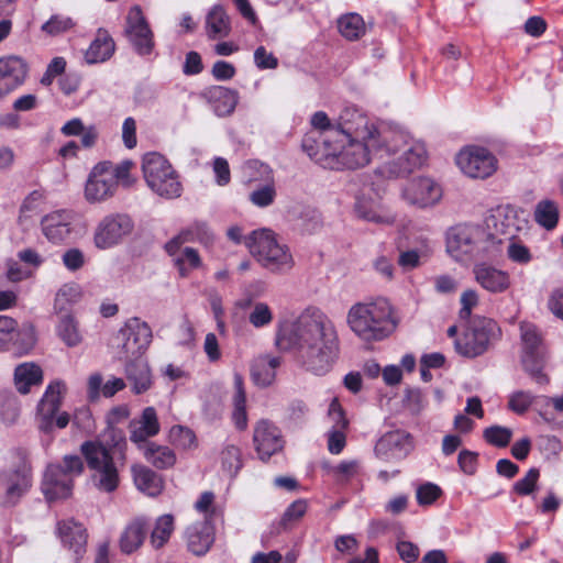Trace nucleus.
Wrapping results in <instances>:
<instances>
[{"label": "nucleus", "instance_id": "1", "mask_svg": "<svg viewBox=\"0 0 563 563\" xmlns=\"http://www.w3.org/2000/svg\"><path fill=\"white\" fill-rule=\"evenodd\" d=\"M313 128L320 130L322 152L314 148L311 137L302 142L311 159L329 168L356 169L365 167L374 156L386 159L389 176H402L422 166L427 158L424 144L402 131L380 130L360 109L345 107L338 124L318 111L311 117Z\"/></svg>", "mask_w": 563, "mask_h": 563}, {"label": "nucleus", "instance_id": "2", "mask_svg": "<svg viewBox=\"0 0 563 563\" xmlns=\"http://www.w3.org/2000/svg\"><path fill=\"white\" fill-rule=\"evenodd\" d=\"M275 344L283 351H295L302 366L317 375L331 368L340 350L334 322L313 306L305 308L288 325L279 327Z\"/></svg>", "mask_w": 563, "mask_h": 563}, {"label": "nucleus", "instance_id": "3", "mask_svg": "<svg viewBox=\"0 0 563 563\" xmlns=\"http://www.w3.org/2000/svg\"><path fill=\"white\" fill-rule=\"evenodd\" d=\"M126 445L123 430L108 424L93 440L81 443L80 453L90 471L92 485L100 492L112 493L120 483L119 468L113 459V452L123 454Z\"/></svg>", "mask_w": 563, "mask_h": 563}, {"label": "nucleus", "instance_id": "4", "mask_svg": "<svg viewBox=\"0 0 563 563\" xmlns=\"http://www.w3.org/2000/svg\"><path fill=\"white\" fill-rule=\"evenodd\" d=\"M346 322L351 331L363 342H379L397 328L394 308L388 299L356 302L347 311Z\"/></svg>", "mask_w": 563, "mask_h": 563}, {"label": "nucleus", "instance_id": "5", "mask_svg": "<svg viewBox=\"0 0 563 563\" xmlns=\"http://www.w3.org/2000/svg\"><path fill=\"white\" fill-rule=\"evenodd\" d=\"M245 245L256 261L272 273L285 274L295 265L289 247L279 242L269 229L253 231L245 239Z\"/></svg>", "mask_w": 563, "mask_h": 563}, {"label": "nucleus", "instance_id": "6", "mask_svg": "<svg viewBox=\"0 0 563 563\" xmlns=\"http://www.w3.org/2000/svg\"><path fill=\"white\" fill-rule=\"evenodd\" d=\"M142 170L147 186L153 192L166 199L178 198L183 186L177 172L159 153H147L143 156Z\"/></svg>", "mask_w": 563, "mask_h": 563}, {"label": "nucleus", "instance_id": "7", "mask_svg": "<svg viewBox=\"0 0 563 563\" xmlns=\"http://www.w3.org/2000/svg\"><path fill=\"white\" fill-rule=\"evenodd\" d=\"M66 385L60 380L51 383L36 406L35 423L41 433L52 434L55 428L65 429L70 422L66 411H59Z\"/></svg>", "mask_w": 563, "mask_h": 563}, {"label": "nucleus", "instance_id": "8", "mask_svg": "<svg viewBox=\"0 0 563 563\" xmlns=\"http://www.w3.org/2000/svg\"><path fill=\"white\" fill-rule=\"evenodd\" d=\"M84 472V462L78 455H65L60 463L51 464L44 474L42 489L48 500L63 499L71 495L74 477Z\"/></svg>", "mask_w": 563, "mask_h": 563}, {"label": "nucleus", "instance_id": "9", "mask_svg": "<svg viewBox=\"0 0 563 563\" xmlns=\"http://www.w3.org/2000/svg\"><path fill=\"white\" fill-rule=\"evenodd\" d=\"M520 338L522 342L521 360L526 372L529 373L538 384H547L548 377L543 373L545 347L539 328L530 322H521Z\"/></svg>", "mask_w": 563, "mask_h": 563}, {"label": "nucleus", "instance_id": "10", "mask_svg": "<svg viewBox=\"0 0 563 563\" xmlns=\"http://www.w3.org/2000/svg\"><path fill=\"white\" fill-rule=\"evenodd\" d=\"M500 335L497 323L487 318L474 319L463 338L455 341V350L465 357H476L485 353L489 344Z\"/></svg>", "mask_w": 563, "mask_h": 563}, {"label": "nucleus", "instance_id": "11", "mask_svg": "<svg viewBox=\"0 0 563 563\" xmlns=\"http://www.w3.org/2000/svg\"><path fill=\"white\" fill-rule=\"evenodd\" d=\"M492 236L479 224H457L448 233L446 247L452 256L460 260L463 255H471L482 242Z\"/></svg>", "mask_w": 563, "mask_h": 563}, {"label": "nucleus", "instance_id": "12", "mask_svg": "<svg viewBox=\"0 0 563 563\" xmlns=\"http://www.w3.org/2000/svg\"><path fill=\"white\" fill-rule=\"evenodd\" d=\"M456 164L471 178H487L497 169L496 157L485 147L467 146L456 155Z\"/></svg>", "mask_w": 563, "mask_h": 563}, {"label": "nucleus", "instance_id": "13", "mask_svg": "<svg viewBox=\"0 0 563 563\" xmlns=\"http://www.w3.org/2000/svg\"><path fill=\"white\" fill-rule=\"evenodd\" d=\"M152 329L140 318H130L118 333L125 357L142 356L152 342Z\"/></svg>", "mask_w": 563, "mask_h": 563}, {"label": "nucleus", "instance_id": "14", "mask_svg": "<svg viewBox=\"0 0 563 563\" xmlns=\"http://www.w3.org/2000/svg\"><path fill=\"white\" fill-rule=\"evenodd\" d=\"M125 35L136 54H152L155 47L154 34L139 5L132 7L128 12Z\"/></svg>", "mask_w": 563, "mask_h": 563}, {"label": "nucleus", "instance_id": "15", "mask_svg": "<svg viewBox=\"0 0 563 563\" xmlns=\"http://www.w3.org/2000/svg\"><path fill=\"white\" fill-rule=\"evenodd\" d=\"M443 191L441 186L430 177H417L404 187L401 197L410 206L424 209L440 202Z\"/></svg>", "mask_w": 563, "mask_h": 563}, {"label": "nucleus", "instance_id": "16", "mask_svg": "<svg viewBox=\"0 0 563 563\" xmlns=\"http://www.w3.org/2000/svg\"><path fill=\"white\" fill-rule=\"evenodd\" d=\"M413 439L405 430H393L384 433L374 448L375 456L384 462L405 459L413 450Z\"/></svg>", "mask_w": 563, "mask_h": 563}, {"label": "nucleus", "instance_id": "17", "mask_svg": "<svg viewBox=\"0 0 563 563\" xmlns=\"http://www.w3.org/2000/svg\"><path fill=\"white\" fill-rule=\"evenodd\" d=\"M133 229L132 220L125 214L104 217L96 228L95 245L106 250L117 245Z\"/></svg>", "mask_w": 563, "mask_h": 563}, {"label": "nucleus", "instance_id": "18", "mask_svg": "<svg viewBox=\"0 0 563 563\" xmlns=\"http://www.w3.org/2000/svg\"><path fill=\"white\" fill-rule=\"evenodd\" d=\"M117 190L113 176L107 172V162L97 164L90 172L85 186V198L90 203L111 198Z\"/></svg>", "mask_w": 563, "mask_h": 563}, {"label": "nucleus", "instance_id": "19", "mask_svg": "<svg viewBox=\"0 0 563 563\" xmlns=\"http://www.w3.org/2000/svg\"><path fill=\"white\" fill-rule=\"evenodd\" d=\"M75 213L70 210H56L44 216L41 220V229L44 236L54 244L66 242L73 230Z\"/></svg>", "mask_w": 563, "mask_h": 563}, {"label": "nucleus", "instance_id": "20", "mask_svg": "<svg viewBox=\"0 0 563 563\" xmlns=\"http://www.w3.org/2000/svg\"><path fill=\"white\" fill-rule=\"evenodd\" d=\"M253 441L262 460L269 459L273 454L283 449V439L279 429L268 420H261L256 423L253 433Z\"/></svg>", "mask_w": 563, "mask_h": 563}, {"label": "nucleus", "instance_id": "21", "mask_svg": "<svg viewBox=\"0 0 563 563\" xmlns=\"http://www.w3.org/2000/svg\"><path fill=\"white\" fill-rule=\"evenodd\" d=\"M130 440L139 449L148 443L147 439L158 434L161 430L157 413L154 407H146L140 418L133 419L129 424Z\"/></svg>", "mask_w": 563, "mask_h": 563}, {"label": "nucleus", "instance_id": "22", "mask_svg": "<svg viewBox=\"0 0 563 563\" xmlns=\"http://www.w3.org/2000/svg\"><path fill=\"white\" fill-rule=\"evenodd\" d=\"M475 280L492 294L505 292L510 287V275L487 263L476 264L473 268Z\"/></svg>", "mask_w": 563, "mask_h": 563}, {"label": "nucleus", "instance_id": "23", "mask_svg": "<svg viewBox=\"0 0 563 563\" xmlns=\"http://www.w3.org/2000/svg\"><path fill=\"white\" fill-rule=\"evenodd\" d=\"M355 213L358 218L377 224H393L395 214L385 210L375 195L361 194L356 197Z\"/></svg>", "mask_w": 563, "mask_h": 563}, {"label": "nucleus", "instance_id": "24", "mask_svg": "<svg viewBox=\"0 0 563 563\" xmlns=\"http://www.w3.org/2000/svg\"><path fill=\"white\" fill-rule=\"evenodd\" d=\"M23 338L22 349L27 351L35 343L32 327L18 329V322L9 316H0V351H7L12 344H16L19 338Z\"/></svg>", "mask_w": 563, "mask_h": 563}, {"label": "nucleus", "instance_id": "25", "mask_svg": "<svg viewBox=\"0 0 563 563\" xmlns=\"http://www.w3.org/2000/svg\"><path fill=\"white\" fill-rule=\"evenodd\" d=\"M30 479L24 472L8 471L0 474V501L4 505H14L29 489Z\"/></svg>", "mask_w": 563, "mask_h": 563}, {"label": "nucleus", "instance_id": "26", "mask_svg": "<svg viewBox=\"0 0 563 563\" xmlns=\"http://www.w3.org/2000/svg\"><path fill=\"white\" fill-rule=\"evenodd\" d=\"M148 521L145 517L132 519L122 530L119 547L122 553L132 554L137 551L147 537Z\"/></svg>", "mask_w": 563, "mask_h": 563}, {"label": "nucleus", "instance_id": "27", "mask_svg": "<svg viewBox=\"0 0 563 563\" xmlns=\"http://www.w3.org/2000/svg\"><path fill=\"white\" fill-rule=\"evenodd\" d=\"M185 538L188 550L195 555H205L214 542V531L208 521H201L190 525Z\"/></svg>", "mask_w": 563, "mask_h": 563}, {"label": "nucleus", "instance_id": "28", "mask_svg": "<svg viewBox=\"0 0 563 563\" xmlns=\"http://www.w3.org/2000/svg\"><path fill=\"white\" fill-rule=\"evenodd\" d=\"M57 532L63 544L71 550L78 560L85 552L87 533L85 527L74 519L63 520L57 523Z\"/></svg>", "mask_w": 563, "mask_h": 563}, {"label": "nucleus", "instance_id": "29", "mask_svg": "<svg viewBox=\"0 0 563 563\" xmlns=\"http://www.w3.org/2000/svg\"><path fill=\"white\" fill-rule=\"evenodd\" d=\"M125 377L135 394H142L152 386V375L146 361L142 356L126 357Z\"/></svg>", "mask_w": 563, "mask_h": 563}, {"label": "nucleus", "instance_id": "30", "mask_svg": "<svg viewBox=\"0 0 563 563\" xmlns=\"http://www.w3.org/2000/svg\"><path fill=\"white\" fill-rule=\"evenodd\" d=\"M282 364L279 356L263 354L255 357L251 364V378L258 387L271 386L276 378V371Z\"/></svg>", "mask_w": 563, "mask_h": 563}, {"label": "nucleus", "instance_id": "31", "mask_svg": "<svg viewBox=\"0 0 563 563\" xmlns=\"http://www.w3.org/2000/svg\"><path fill=\"white\" fill-rule=\"evenodd\" d=\"M261 170L263 184H256L258 187L250 194V201L258 207L266 208L274 203L276 198V187L273 169L268 165H257Z\"/></svg>", "mask_w": 563, "mask_h": 563}, {"label": "nucleus", "instance_id": "32", "mask_svg": "<svg viewBox=\"0 0 563 563\" xmlns=\"http://www.w3.org/2000/svg\"><path fill=\"white\" fill-rule=\"evenodd\" d=\"M212 232L209 225L202 221L194 222L188 229L180 231L176 236L165 244L168 254L175 253L183 244L198 240L208 243L212 240Z\"/></svg>", "mask_w": 563, "mask_h": 563}, {"label": "nucleus", "instance_id": "33", "mask_svg": "<svg viewBox=\"0 0 563 563\" xmlns=\"http://www.w3.org/2000/svg\"><path fill=\"white\" fill-rule=\"evenodd\" d=\"M133 481L136 488L147 496L155 497L163 490V478L145 465L132 466Z\"/></svg>", "mask_w": 563, "mask_h": 563}, {"label": "nucleus", "instance_id": "34", "mask_svg": "<svg viewBox=\"0 0 563 563\" xmlns=\"http://www.w3.org/2000/svg\"><path fill=\"white\" fill-rule=\"evenodd\" d=\"M42 380V368L35 363H22L14 369V385L20 394L30 393L31 387L40 385Z\"/></svg>", "mask_w": 563, "mask_h": 563}, {"label": "nucleus", "instance_id": "35", "mask_svg": "<svg viewBox=\"0 0 563 563\" xmlns=\"http://www.w3.org/2000/svg\"><path fill=\"white\" fill-rule=\"evenodd\" d=\"M27 67L25 62L18 56L0 58V76L15 89L25 80Z\"/></svg>", "mask_w": 563, "mask_h": 563}, {"label": "nucleus", "instance_id": "36", "mask_svg": "<svg viewBox=\"0 0 563 563\" xmlns=\"http://www.w3.org/2000/svg\"><path fill=\"white\" fill-rule=\"evenodd\" d=\"M114 52V42L106 31H99L85 54L88 64L103 63L109 59Z\"/></svg>", "mask_w": 563, "mask_h": 563}, {"label": "nucleus", "instance_id": "37", "mask_svg": "<svg viewBox=\"0 0 563 563\" xmlns=\"http://www.w3.org/2000/svg\"><path fill=\"white\" fill-rule=\"evenodd\" d=\"M140 450H142L144 459L156 468H169L176 463L175 452L166 445L148 442Z\"/></svg>", "mask_w": 563, "mask_h": 563}, {"label": "nucleus", "instance_id": "38", "mask_svg": "<svg viewBox=\"0 0 563 563\" xmlns=\"http://www.w3.org/2000/svg\"><path fill=\"white\" fill-rule=\"evenodd\" d=\"M207 35L211 40L225 37L230 34V18L220 5H214L206 18Z\"/></svg>", "mask_w": 563, "mask_h": 563}, {"label": "nucleus", "instance_id": "39", "mask_svg": "<svg viewBox=\"0 0 563 563\" xmlns=\"http://www.w3.org/2000/svg\"><path fill=\"white\" fill-rule=\"evenodd\" d=\"M175 530V518L170 514H165L156 518L151 534L150 543L153 549L159 550L168 543Z\"/></svg>", "mask_w": 563, "mask_h": 563}, {"label": "nucleus", "instance_id": "40", "mask_svg": "<svg viewBox=\"0 0 563 563\" xmlns=\"http://www.w3.org/2000/svg\"><path fill=\"white\" fill-rule=\"evenodd\" d=\"M56 333L58 338L68 346L74 347L81 343L82 335L79 331L78 322L71 313L57 314Z\"/></svg>", "mask_w": 563, "mask_h": 563}, {"label": "nucleus", "instance_id": "41", "mask_svg": "<svg viewBox=\"0 0 563 563\" xmlns=\"http://www.w3.org/2000/svg\"><path fill=\"white\" fill-rule=\"evenodd\" d=\"M81 298V289L79 285L69 283L63 285L54 300V311L56 314L71 313V307Z\"/></svg>", "mask_w": 563, "mask_h": 563}, {"label": "nucleus", "instance_id": "42", "mask_svg": "<svg viewBox=\"0 0 563 563\" xmlns=\"http://www.w3.org/2000/svg\"><path fill=\"white\" fill-rule=\"evenodd\" d=\"M234 388L235 394L233 397V412H232V419L234 422V426L240 429L244 430L247 427V415H246V397H245V390L243 387V378L240 374L234 375Z\"/></svg>", "mask_w": 563, "mask_h": 563}, {"label": "nucleus", "instance_id": "43", "mask_svg": "<svg viewBox=\"0 0 563 563\" xmlns=\"http://www.w3.org/2000/svg\"><path fill=\"white\" fill-rule=\"evenodd\" d=\"M241 307H250L247 320L255 329L267 328L274 320L273 309L264 301L252 302L251 300H246Z\"/></svg>", "mask_w": 563, "mask_h": 563}, {"label": "nucleus", "instance_id": "44", "mask_svg": "<svg viewBox=\"0 0 563 563\" xmlns=\"http://www.w3.org/2000/svg\"><path fill=\"white\" fill-rule=\"evenodd\" d=\"M169 255L173 256L174 264L181 277H187L191 271L199 268L202 264L198 251L194 247L181 249L180 246Z\"/></svg>", "mask_w": 563, "mask_h": 563}, {"label": "nucleus", "instance_id": "45", "mask_svg": "<svg viewBox=\"0 0 563 563\" xmlns=\"http://www.w3.org/2000/svg\"><path fill=\"white\" fill-rule=\"evenodd\" d=\"M431 255L428 244L423 243L417 247L408 249L399 252L398 265L409 272L424 264Z\"/></svg>", "mask_w": 563, "mask_h": 563}, {"label": "nucleus", "instance_id": "46", "mask_svg": "<svg viewBox=\"0 0 563 563\" xmlns=\"http://www.w3.org/2000/svg\"><path fill=\"white\" fill-rule=\"evenodd\" d=\"M534 217L541 227L552 230L558 224L559 207L554 201L542 200L536 207Z\"/></svg>", "mask_w": 563, "mask_h": 563}, {"label": "nucleus", "instance_id": "47", "mask_svg": "<svg viewBox=\"0 0 563 563\" xmlns=\"http://www.w3.org/2000/svg\"><path fill=\"white\" fill-rule=\"evenodd\" d=\"M340 33L347 40H356L365 32L363 18L357 13H349L338 21Z\"/></svg>", "mask_w": 563, "mask_h": 563}, {"label": "nucleus", "instance_id": "48", "mask_svg": "<svg viewBox=\"0 0 563 563\" xmlns=\"http://www.w3.org/2000/svg\"><path fill=\"white\" fill-rule=\"evenodd\" d=\"M361 463L358 460H343L334 466H325L328 473L333 476L338 483H346L357 475Z\"/></svg>", "mask_w": 563, "mask_h": 563}, {"label": "nucleus", "instance_id": "49", "mask_svg": "<svg viewBox=\"0 0 563 563\" xmlns=\"http://www.w3.org/2000/svg\"><path fill=\"white\" fill-rule=\"evenodd\" d=\"M75 26V22L71 18L63 14H54L46 21L41 30L49 36H57L68 32Z\"/></svg>", "mask_w": 563, "mask_h": 563}, {"label": "nucleus", "instance_id": "50", "mask_svg": "<svg viewBox=\"0 0 563 563\" xmlns=\"http://www.w3.org/2000/svg\"><path fill=\"white\" fill-rule=\"evenodd\" d=\"M169 438L176 446L183 450H190L197 446V438L194 431L183 426L172 427Z\"/></svg>", "mask_w": 563, "mask_h": 563}, {"label": "nucleus", "instance_id": "51", "mask_svg": "<svg viewBox=\"0 0 563 563\" xmlns=\"http://www.w3.org/2000/svg\"><path fill=\"white\" fill-rule=\"evenodd\" d=\"M506 254L511 262L518 265H527L533 258L530 249L520 241H510L507 246Z\"/></svg>", "mask_w": 563, "mask_h": 563}, {"label": "nucleus", "instance_id": "52", "mask_svg": "<svg viewBox=\"0 0 563 563\" xmlns=\"http://www.w3.org/2000/svg\"><path fill=\"white\" fill-rule=\"evenodd\" d=\"M512 437V431L509 428L493 426L484 430L485 440L499 448H504L509 444Z\"/></svg>", "mask_w": 563, "mask_h": 563}, {"label": "nucleus", "instance_id": "53", "mask_svg": "<svg viewBox=\"0 0 563 563\" xmlns=\"http://www.w3.org/2000/svg\"><path fill=\"white\" fill-rule=\"evenodd\" d=\"M534 396L525 390H518L509 396L508 408L517 415H523L532 405Z\"/></svg>", "mask_w": 563, "mask_h": 563}, {"label": "nucleus", "instance_id": "54", "mask_svg": "<svg viewBox=\"0 0 563 563\" xmlns=\"http://www.w3.org/2000/svg\"><path fill=\"white\" fill-rule=\"evenodd\" d=\"M131 166L132 163L129 161L121 162L117 165H112L111 163L107 162V172L113 176V183L117 187L119 183L126 187L132 184L130 177Z\"/></svg>", "mask_w": 563, "mask_h": 563}, {"label": "nucleus", "instance_id": "55", "mask_svg": "<svg viewBox=\"0 0 563 563\" xmlns=\"http://www.w3.org/2000/svg\"><path fill=\"white\" fill-rule=\"evenodd\" d=\"M442 494L441 488L433 483H424L416 490L417 503L420 506L433 504Z\"/></svg>", "mask_w": 563, "mask_h": 563}, {"label": "nucleus", "instance_id": "56", "mask_svg": "<svg viewBox=\"0 0 563 563\" xmlns=\"http://www.w3.org/2000/svg\"><path fill=\"white\" fill-rule=\"evenodd\" d=\"M308 504L305 499H298L291 503L287 509L285 510L282 517V525L284 527H288L294 522H297L301 519L307 512Z\"/></svg>", "mask_w": 563, "mask_h": 563}, {"label": "nucleus", "instance_id": "57", "mask_svg": "<svg viewBox=\"0 0 563 563\" xmlns=\"http://www.w3.org/2000/svg\"><path fill=\"white\" fill-rule=\"evenodd\" d=\"M539 475L538 468H530L523 478L514 484V492L521 496L530 495L536 489Z\"/></svg>", "mask_w": 563, "mask_h": 563}, {"label": "nucleus", "instance_id": "58", "mask_svg": "<svg viewBox=\"0 0 563 563\" xmlns=\"http://www.w3.org/2000/svg\"><path fill=\"white\" fill-rule=\"evenodd\" d=\"M328 419L331 422L330 429H339L346 430L349 426V421L345 418L342 406L340 405L338 398H333L329 409H328Z\"/></svg>", "mask_w": 563, "mask_h": 563}, {"label": "nucleus", "instance_id": "59", "mask_svg": "<svg viewBox=\"0 0 563 563\" xmlns=\"http://www.w3.org/2000/svg\"><path fill=\"white\" fill-rule=\"evenodd\" d=\"M346 445L345 430L329 429L327 432V446L331 454H340Z\"/></svg>", "mask_w": 563, "mask_h": 563}, {"label": "nucleus", "instance_id": "60", "mask_svg": "<svg viewBox=\"0 0 563 563\" xmlns=\"http://www.w3.org/2000/svg\"><path fill=\"white\" fill-rule=\"evenodd\" d=\"M461 309L459 317L461 320H468L472 313V309L478 303V295L473 289L465 290L460 298Z\"/></svg>", "mask_w": 563, "mask_h": 563}, {"label": "nucleus", "instance_id": "61", "mask_svg": "<svg viewBox=\"0 0 563 563\" xmlns=\"http://www.w3.org/2000/svg\"><path fill=\"white\" fill-rule=\"evenodd\" d=\"M66 68V60L64 57H54L51 63L47 65L46 71L41 78V84L44 86H49L53 80L62 75Z\"/></svg>", "mask_w": 563, "mask_h": 563}, {"label": "nucleus", "instance_id": "62", "mask_svg": "<svg viewBox=\"0 0 563 563\" xmlns=\"http://www.w3.org/2000/svg\"><path fill=\"white\" fill-rule=\"evenodd\" d=\"M212 169L216 175V183L219 186H227L231 180L230 166L225 158L216 157L213 159Z\"/></svg>", "mask_w": 563, "mask_h": 563}, {"label": "nucleus", "instance_id": "63", "mask_svg": "<svg viewBox=\"0 0 563 563\" xmlns=\"http://www.w3.org/2000/svg\"><path fill=\"white\" fill-rule=\"evenodd\" d=\"M396 550L400 559L406 563L416 562L420 554L419 548L415 543L406 540L398 541Z\"/></svg>", "mask_w": 563, "mask_h": 563}, {"label": "nucleus", "instance_id": "64", "mask_svg": "<svg viewBox=\"0 0 563 563\" xmlns=\"http://www.w3.org/2000/svg\"><path fill=\"white\" fill-rule=\"evenodd\" d=\"M547 306L555 318L563 321V288L551 292Z\"/></svg>", "mask_w": 563, "mask_h": 563}]
</instances>
